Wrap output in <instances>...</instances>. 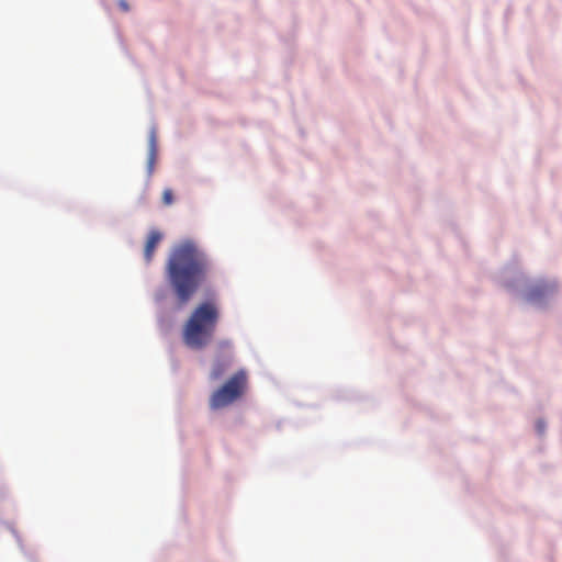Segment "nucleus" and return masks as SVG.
Instances as JSON below:
<instances>
[{
  "label": "nucleus",
  "mask_w": 562,
  "mask_h": 562,
  "mask_svg": "<svg viewBox=\"0 0 562 562\" xmlns=\"http://www.w3.org/2000/svg\"><path fill=\"white\" fill-rule=\"evenodd\" d=\"M162 203L165 205H171L173 203V193L171 189H165L162 192Z\"/></svg>",
  "instance_id": "6e6552de"
},
{
  "label": "nucleus",
  "mask_w": 562,
  "mask_h": 562,
  "mask_svg": "<svg viewBox=\"0 0 562 562\" xmlns=\"http://www.w3.org/2000/svg\"><path fill=\"white\" fill-rule=\"evenodd\" d=\"M555 284L549 282H540L533 285L528 292V300L537 301L546 295H549L554 292Z\"/></svg>",
  "instance_id": "39448f33"
},
{
  "label": "nucleus",
  "mask_w": 562,
  "mask_h": 562,
  "mask_svg": "<svg viewBox=\"0 0 562 562\" xmlns=\"http://www.w3.org/2000/svg\"><path fill=\"white\" fill-rule=\"evenodd\" d=\"M537 428H538L539 432H540V434H542V432H543V430H544V425H543V423H542V422H538V424H537Z\"/></svg>",
  "instance_id": "f8f14e48"
},
{
  "label": "nucleus",
  "mask_w": 562,
  "mask_h": 562,
  "mask_svg": "<svg viewBox=\"0 0 562 562\" xmlns=\"http://www.w3.org/2000/svg\"><path fill=\"white\" fill-rule=\"evenodd\" d=\"M217 348L220 350H226V349H231L232 348V342L229 340H221L218 344H217Z\"/></svg>",
  "instance_id": "9d476101"
},
{
  "label": "nucleus",
  "mask_w": 562,
  "mask_h": 562,
  "mask_svg": "<svg viewBox=\"0 0 562 562\" xmlns=\"http://www.w3.org/2000/svg\"><path fill=\"white\" fill-rule=\"evenodd\" d=\"M220 321V310L215 302L199 304L183 325L182 340L194 350L205 348L213 339Z\"/></svg>",
  "instance_id": "f03ea898"
},
{
  "label": "nucleus",
  "mask_w": 562,
  "mask_h": 562,
  "mask_svg": "<svg viewBox=\"0 0 562 562\" xmlns=\"http://www.w3.org/2000/svg\"><path fill=\"white\" fill-rule=\"evenodd\" d=\"M247 374L244 370L233 374L210 398V407L220 409L239 400L247 390Z\"/></svg>",
  "instance_id": "7ed1b4c3"
},
{
  "label": "nucleus",
  "mask_w": 562,
  "mask_h": 562,
  "mask_svg": "<svg viewBox=\"0 0 562 562\" xmlns=\"http://www.w3.org/2000/svg\"><path fill=\"white\" fill-rule=\"evenodd\" d=\"M148 147L149 153H157V136L155 128L149 133Z\"/></svg>",
  "instance_id": "0eeeda50"
},
{
  "label": "nucleus",
  "mask_w": 562,
  "mask_h": 562,
  "mask_svg": "<svg viewBox=\"0 0 562 562\" xmlns=\"http://www.w3.org/2000/svg\"><path fill=\"white\" fill-rule=\"evenodd\" d=\"M210 270L209 256L193 240H183L171 249L165 272L179 305L192 299Z\"/></svg>",
  "instance_id": "f257e3e1"
},
{
  "label": "nucleus",
  "mask_w": 562,
  "mask_h": 562,
  "mask_svg": "<svg viewBox=\"0 0 562 562\" xmlns=\"http://www.w3.org/2000/svg\"><path fill=\"white\" fill-rule=\"evenodd\" d=\"M162 239V234L157 229H151L147 236L145 247H144V258L147 263H149L153 258L155 250L159 243Z\"/></svg>",
  "instance_id": "20e7f679"
},
{
  "label": "nucleus",
  "mask_w": 562,
  "mask_h": 562,
  "mask_svg": "<svg viewBox=\"0 0 562 562\" xmlns=\"http://www.w3.org/2000/svg\"><path fill=\"white\" fill-rule=\"evenodd\" d=\"M227 368H228V362L217 360L212 368L210 378L214 381L220 380L226 372Z\"/></svg>",
  "instance_id": "423d86ee"
},
{
  "label": "nucleus",
  "mask_w": 562,
  "mask_h": 562,
  "mask_svg": "<svg viewBox=\"0 0 562 562\" xmlns=\"http://www.w3.org/2000/svg\"><path fill=\"white\" fill-rule=\"evenodd\" d=\"M156 156H157V153H149L148 151L147 166H148L149 175H151V172L154 170V165H155V161H156Z\"/></svg>",
  "instance_id": "1a4fd4ad"
},
{
  "label": "nucleus",
  "mask_w": 562,
  "mask_h": 562,
  "mask_svg": "<svg viewBox=\"0 0 562 562\" xmlns=\"http://www.w3.org/2000/svg\"><path fill=\"white\" fill-rule=\"evenodd\" d=\"M119 5L125 12H127L130 10L128 3L125 0H120Z\"/></svg>",
  "instance_id": "9b49d317"
}]
</instances>
